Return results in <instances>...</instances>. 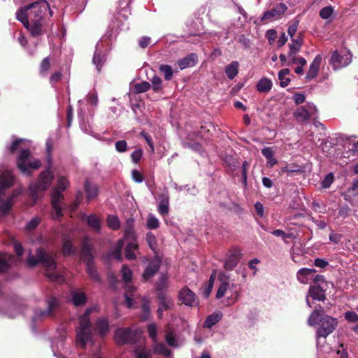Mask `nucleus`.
Listing matches in <instances>:
<instances>
[{"label": "nucleus", "instance_id": "29", "mask_svg": "<svg viewBox=\"0 0 358 358\" xmlns=\"http://www.w3.org/2000/svg\"><path fill=\"white\" fill-rule=\"evenodd\" d=\"M239 63L237 61H233L225 66L224 72L227 78L233 80L238 73Z\"/></svg>", "mask_w": 358, "mask_h": 358}, {"label": "nucleus", "instance_id": "34", "mask_svg": "<svg viewBox=\"0 0 358 358\" xmlns=\"http://www.w3.org/2000/svg\"><path fill=\"white\" fill-rule=\"evenodd\" d=\"M86 222L87 224L96 232L101 230V221L96 215L92 214L87 217Z\"/></svg>", "mask_w": 358, "mask_h": 358}, {"label": "nucleus", "instance_id": "19", "mask_svg": "<svg viewBox=\"0 0 358 358\" xmlns=\"http://www.w3.org/2000/svg\"><path fill=\"white\" fill-rule=\"evenodd\" d=\"M110 327L107 318H97L94 324V331L101 336L104 337L109 332Z\"/></svg>", "mask_w": 358, "mask_h": 358}, {"label": "nucleus", "instance_id": "38", "mask_svg": "<svg viewBox=\"0 0 358 358\" xmlns=\"http://www.w3.org/2000/svg\"><path fill=\"white\" fill-rule=\"evenodd\" d=\"M124 247V241L122 239L117 241L115 248L111 251L110 255L117 261L122 260V250Z\"/></svg>", "mask_w": 358, "mask_h": 358}, {"label": "nucleus", "instance_id": "36", "mask_svg": "<svg viewBox=\"0 0 358 358\" xmlns=\"http://www.w3.org/2000/svg\"><path fill=\"white\" fill-rule=\"evenodd\" d=\"M138 248V245L134 243H129L124 249V255L128 260H134L136 256L134 253V250Z\"/></svg>", "mask_w": 358, "mask_h": 358}, {"label": "nucleus", "instance_id": "4", "mask_svg": "<svg viewBox=\"0 0 358 358\" xmlns=\"http://www.w3.org/2000/svg\"><path fill=\"white\" fill-rule=\"evenodd\" d=\"M52 179V173L48 169L40 173L36 182L31 183L29 185V195L35 203L39 197V193L43 192L49 188Z\"/></svg>", "mask_w": 358, "mask_h": 358}, {"label": "nucleus", "instance_id": "21", "mask_svg": "<svg viewBox=\"0 0 358 358\" xmlns=\"http://www.w3.org/2000/svg\"><path fill=\"white\" fill-rule=\"evenodd\" d=\"M62 252L64 257H69L76 253V248L73 241L67 236L62 238Z\"/></svg>", "mask_w": 358, "mask_h": 358}, {"label": "nucleus", "instance_id": "11", "mask_svg": "<svg viewBox=\"0 0 358 358\" xmlns=\"http://www.w3.org/2000/svg\"><path fill=\"white\" fill-rule=\"evenodd\" d=\"M162 265V259L159 255H155V257L149 261L147 267L142 274V277L144 281H148L152 278L159 271Z\"/></svg>", "mask_w": 358, "mask_h": 358}, {"label": "nucleus", "instance_id": "61", "mask_svg": "<svg viewBox=\"0 0 358 358\" xmlns=\"http://www.w3.org/2000/svg\"><path fill=\"white\" fill-rule=\"evenodd\" d=\"M115 149L119 152H123L127 150V143L125 140L117 141L115 144Z\"/></svg>", "mask_w": 358, "mask_h": 358}, {"label": "nucleus", "instance_id": "30", "mask_svg": "<svg viewBox=\"0 0 358 358\" xmlns=\"http://www.w3.org/2000/svg\"><path fill=\"white\" fill-rule=\"evenodd\" d=\"M308 292L313 299L323 301L326 299L324 290L320 286H310Z\"/></svg>", "mask_w": 358, "mask_h": 358}, {"label": "nucleus", "instance_id": "25", "mask_svg": "<svg viewBox=\"0 0 358 358\" xmlns=\"http://www.w3.org/2000/svg\"><path fill=\"white\" fill-rule=\"evenodd\" d=\"M311 112L304 106L299 107L294 113V117L299 122H304L309 120Z\"/></svg>", "mask_w": 358, "mask_h": 358}, {"label": "nucleus", "instance_id": "41", "mask_svg": "<svg viewBox=\"0 0 358 358\" xmlns=\"http://www.w3.org/2000/svg\"><path fill=\"white\" fill-rule=\"evenodd\" d=\"M106 61L105 55L100 52H95L93 57V64L96 66L98 72L101 71Z\"/></svg>", "mask_w": 358, "mask_h": 358}, {"label": "nucleus", "instance_id": "48", "mask_svg": "<svg viewBox=\"0 0 358 358\" xmlns=\"http://www.w3.org/2000/svg\"><path fill=\"white\" fill-rule=\"evenodd\" d=\"M13 204L12 198H8L6 201L0 203V212L3 215L8 214Z\"/></svg>", "mask_w": 358, "mask_h": 358}, {"label": "nucleus", "instance_id": "50", "mask_svg": "<svg viewBox=\"0 0 358 358\" xmlns=\"http://www.w3.org/2000/svg\"><path fill=\"white\" fill-rule=\"evenodd\" d=\"M147 331L149 336L152 340L154 343H157V325L155 323H151L148 324Z\"/></svg>", "mask_w": 358, "mask_h": 358}, {"label": "nucleus", "instance_id": "59", "mask_svg": "<svg viewBox=\"0 0 358 358\" xmlns=\"http://www.w3.org/2000/svg\"><path fill=\"white\" fill-rule=\"evenodd\" d=\"M345 319L349 322H358V315L355 312L347 311L345 313Z\"/></svg>", "mask_w": 358, "mask_h": 358}, {"label": "nucleus", "instance_id": "37", "mask_svg": "<svg viewBox=\"0 0 358 358\" xmlns=\"http://www.w3.org/2000/svg\"><path fill=\"white\" fill-rule=\"evenodd\" d=\"M146 241L150 247V248L152 250L155 255H159V250L157 248V242L155 236L152 232H148L146 234Z\"/></svg>", "mask_w": 358, "mask_h": 358}, {"label": "nucleus", "instance_id": "15", "mask_svg": "<svg viewBox=\"0 0 358 358\" xmlns=\"http://www.w3.org/2000/svg\"><path fill=\"white\" fill-rule=\"evenodd\" d=\"M158 308L164 310H169L174 304L173 299L165 292H161L157 294Z\"/></svg>", "mask_w": 358, "mask_h": 358}, {"label": "nucleus", "instance_id": "2", "mask_svg": "<svg viewBox=\"0 0 358 358\" xmlns=\"http://www.w3.org/2000/svg\"><path fill=\"white\" fill-rule=\"evenodd\" d=\"M308 323L312 327L319 326L316 331L317 338H327L334 332L338 325L336 318L322 313L318 310L312 312L308 317Z\"/></svg>", "mask_w": 358, "mask_h": 358}, {"label": "nucleus", "instance_id": "22", "mask_svg": "<svg viewBox=\"0 0 358 358\" xmlns=\"http://www.w3.org/2000/svg\"><path fill=\"white\" fill-rule=\"evenodd\" d=\"M316 273L314 268H302L296 273L297 280L302 284H307L310 278L313 277Z\"/></svg>", "mask_w": 358, "mask_h": 358}, {"label": "nucleus", "instance_id": "20", "mask_svg": "<svg viewBox=\"0 0 358 358\" xmlns=\"http://www.w3.org/2000/svg\"><path fill=\"white\" fill-rule=\"evenodd\" d=\"M322 62V57L318 55L315 57L313 62L310 64L309 69L306 73V78L308 80H312L315 78L320 70V64Z\"/></svg>", "mask_w": 358, "mask_h": 358}, {"label": "nucleus", "instance_id": "63", "mask_svg": "<svg viewBox=\"0 0 358 358\" xmlns=\"http://www.w3.org/2000/svg\"><path fill=\"white\" fill-rule=\"evenodd\" d=\"M143 150L141 149L135 150L131 155L132 162L137 164L142 158Z\"/></svg>", "mask_w": 358, "mask_h": 358}, {"label": "nucleus", "instance_id": "9", "mask_svg": "<svg viewBox=\"0 0 358 358\" xmlns=\"http://www.w3.org/2000/svg\"><path fill=\"white\" fill-rule=\"evenodd\" d=\"M20 16L22 17L20 21L22 23L23 26L29 31L31 36L38 37L46 33L44 20L29 21L25 19V16L23 13H21Z\"/></svg>", "mask_w": 358, "mask_h": 358}, {"label": "nucleus", "instance_id": "23", "mask_svg": "<svg viewBox=\"0 0 358 358\" xmlns=\"http://www.w3.org/2000/svg\"><path fill=\"white\" fill-rule=\"evenodd\" d=\"M14 183V176L10 171L6 170L0 174V187L1 189L10 187Z\"/></svg>", "mask_w": 358, "mask_h": 358}, {"label": "nucleus", "instance_id": "5", "mask_svg": "<svg viewBox=\"0 0 358 358\" xmlns=\"http://www.w3.org/2000/svg\"><path fill=\"white\" fill-rule=\"evenodd\" d=\"M31 152L29 149H23L17 158V166L20 172L27 176H31L32 170H37L41 166L39 159L29 162Z\"/></svg>", "mask_w": 358, "mask_h": 358}, {"label": "nucleus", "instance_id": "18", "mask_svg": "<svg viewBox=\"0 0 358 358\" xmlns=\"http://www.w3.org/2000/svg\"><path fill=\"white\" fill-rule=\"evenodd\" d=\"M92 247L87 240H84L83 242L81 250V257L85 264H91L94 262V255L92 254Z\"/></svg>", "mask_w": 358, "mask_h": 358}, {"label": "nucleus", "instance_id": "62", "mask_svg": "<svg viewBox=\"0 0 358 358\" xmlns=\"http://www.w3.org/2000/svg\"><path fill=\"white\" fill-rule=\"evenodd\" d=\"M350 211L351 209L348 205L342 206L338 209V216L345 219L348 217Z\"/></svg>", "mask_w": 358, "mask_h": 358}, {"label": "nucleus", "instance_id": "8", "mask_svg": "<svg viewBox=\"0 0 358 358\" xmlns=\"http://www.w3.org/2000/svg\"><path fill=\"white\" fill-rule=\"evenodd\" d=\"M352 61V55L345 50H335L332 52L329 63L334 69H338L348 66Z\"/></svg>", "mask_w": 358, "mask_h": 358}, {"label": "nucleus", "instance_id": "7", "mask_svg": "<svg viewBox=\"0 0 358 358\" xmlns=\"http://www.w3.org/2000/svg\"><path fill=\"white\" fill-rule=\"evenodd\" d=\"M80 327L77 331L76 342L78 345L85 348L87 341L91 338L90 328L91 322L88 317L81 316L79 319Z\"/></svg>", "mask_w": 358, "mask_h": 358}, {"label": "nucleus", "instance_id": "31", "mask_svg": "<svg viewBox=\"0 0 358 358\" xmlns=\"http://www.w3.org/2000/svg\"><path fill=\"white\" fill-rule=\"evenodd\" d=\"M124 237L132 240L136 239V233L134 230V220L133 218L127 219L124 226Z\"/></svg>", "mask_w": 358, "mask_h": 358}, {"label": "nucleus", "instance_id": "40", "mask_svg": "<svg viewBox=\"0 0 358 358\" xmlns=\"http://www.w3.org/2000/svg\"><path fill=\"white\" fill-rule=\"evenodd\" d=\"M156 290L158 292H165L168 287V277L166 275L162 273L158 279V281L156 282Z\"/></svg>", "mask_w": 358, "mask_h": 358}, {"label": "nucleus", "instance_id": "10", "mask_svg": "<svg viewBox=\"0 0 358 358\" xmlns=\"http://www.w3.org/2000/svg\"><path fill=\"white\" fill-rule=\"evenodd\" d=\"M287 10V6L284 3H279L274 5L271 10L264 13L260 18V22L265 24L269 21H272L280 18Z\"/></svg>", "mask_w": 358, "mask_h": 358}, {"label": "nucleus", "instance_id": "33", "mask_svg": "<svg viewBox=\"0 0 358 358\" xmlns=\"http://www.w3.org/2000/svg\"><path fill=\"white\" fill-rule=\"evenodd\" d=\"M273 83L268 78H262L257 84V90L262 93H268L272 88Z\"/></svg>", "mask_w": 358, "mask_h": 358}, {"label": "nucleus", "instance_id": "43", "mask_svg": "<svg viewBox=\"0 0 358 358\" xmlns=\"http://www.w3.org/2000/svg\"><path fill=\"white\" fill-rule=\"evenodd\" d=\"M151 88V85L147 81H143L140 83H136L134 85V92L136 94H141L148 92Z\"/></svg>", "mask_w": 358, "mask_h": 358}, {"label": "nucleus", "instance_id": "39", "mask_svg": "<svg viewBox=\"0 0 358 358\" xmlns=\"http://www.w3.org/2000/svg\"><path fill=\"white\" fill-rule=\"evenodd\" d=\"M51 66V59L50 57H45L39 65V73L42 76H47Z\"/></svg>", "mask_w": 358, "mask_h": 358}, {"label": "nucleus", "instance_id": "46", "mask_svg": "<svg viewBox=\"0 0 358 358\" xmlns=\"http://www.w3.org/2000/svg\"><path fill=\"white\" fill-rule=\"evenodd\" d=\"M151 87L155 92H159L162 90V80L160 77L154 76L151 79Z\"/></svg>", "mask_w": 358, "mask_h": 358}, {"label": "nucleus", "instance_id": "17", "mask_svg": "<svg viewBox=\"0 0 358 358\" xmlns=\"http://www.w3.org/2000/svg\"><path fill=\"white\" fill-rule=\"evenodd\" d=\"M292 43L289 44V51L288 52L289 57H292L294 55H296L303 43V33L299 32L296 38L292 37L291 38Z\"/></svg>", "mask_w": 358, "mask_h": 358}, {"label": "nucleus", "instance_id": "60", "mask_svg": "<svg viewBox=\"0 0 358 358\" xmlns=\"http://www.w3.org/2000/svg\"><path fill=\"white\" fill-rule=\"evenodd\" d=\"M41 219L38 217H33L26 225V229L29 231L34 229L40 223Z\"/></svg>", "mask_w": 358, "mask_h": 358}, {"label": "nucleus", "instance_id": "28", "mask_svg": "<svg viewBox=\"0 0 358 358\" xmlns=\"http://www.w3.org/2000/svg\"><path fill=\"white\" fill-rule=\"evenodd\" d=\"M160 202L158 205L159 213L164 216L169 213V197L166 194H162L159 196Z\"/></svg>", "mask_w": 358, "mask_h": 358}, {"label": "nucleus", "instance_id": "42", "mask_svg": "<svg viewBox=\"0 0 358 358\" xmlns=\"http://www.w3.org/2000/svg\"><path fill=\"white\" fill-rule=\"evenodd\" d=\"M159 71L161 73L164 74L166 80H171L173 78L172 67L168 64H161L159 66Z\"/></svg>", "mask_w": 358, "mask_h": 358}, {"label": "nucleus", "instance_id": "14", "mask_svg": "<svg viewBox=\"0 0 358 358\" xmlns=\"http://www.w3.org/2000/svg\"><path fill=\"white\" fill-rule=\"evenodd\" d=\"M241 257L242 254L239 250L236 248L231 250L224 262V269L227 271H232L238 264Z\"/></svg>", "mask_w": 358, "mask_h": 358}, {"label": "nucleus", "instance_id": "35", "mask_svg": "<svg viewBox=\"0 0 358 358\" xmlns=\"http://www.w3.org/2000/svg\"><path fill=\"white\" fill-rule=\"evenodd\" d=\"M86 271L90 278L96 282H100L101 278L94 265V262L86 264Z\"/></svg>", "mask_w": 358, "mask_h": 358}, {"label": "nucleus", "instance_id": "49", "mask_svg": "<svg viewBox=\"0 0 358 358\" xmlns=\"http://www.w3.org/2000/svg\"><path fill=\"white\" fill-rule=\"evenodd\" d=\"M215 278V272L214 271L212 275L210 277V279L208 280V284L206 287H204L203 294L206 298H208L212 291L213 284H214V280Z\"/></svg>", "mask_w": 358, "mask_h": 358}, {"label": "nucleus", "instance_id": "16", "mask_svg": "<svg viewBox=\"0 0 358 358\" xmlns=\"http://www.w3.org/2000/svg\"><path fill=\"white\" fill-rule=\"evenodd\" d=\"M64 196L62 192L57 189H54L51 193V204L55 210L57 216H62V207L61 203Z\"/></svg>", "mask_w": 358, "mask_h": 358}, {"label": "nucleus", "instance_id": "51", "mask_svg": "<svg viewBox=\"0 0 358 358\" xmlns=\"http://www.w3.org/2000/svg\"><path fill=\"white\" fill-rule=\"evenodd\" d=\"M146 225L150 229H155L159 227V222L156 217L149 215Z\"/></svg>", "mask_w": 358, "mask_h": 358}, {"label": "nucleus", "instance_id": "32", "mask_svg": "<svg viewBox=\"0 0 358 358\" xmlns=\"http://www.w3.org/2000/svg\"><path fill=\"white\" fill-rule=\"evenodd\" d=\"M222 317V314L220 312H215L208 315L204 322L203 327L205 328H211L213 325L217 324Z\"/></svg>", "mask_w": 358, "mask_h": 358}, {"label": "nucleus", "instance_id": "1", "mask_svg": "<svg viewBox=\"0 0 358 358\" xmlns=\"http://www.w3.org/2000/svg\"><path fill=\"white\" fill-rule=\"evenodd\" d=\"M39 263L45 268V275L50 281L58 282L64 281V278L62 275L54 273L57 268V264L53 257L41 248L36 250V257L30 255L27 259V264L31 267L36 266Z\"/></svg>", "mask_w": 358, "mask_h": 358}, {"label": "nucleus", "instance_id": "13", "mask_svg": "<svg viewBox=\"0 0 358 358\" xmlns=\"http://www.w3.org/2000/svg\"><path fill=\"white\" fill-rule=\"evenodd\" d=\"M178 299L188 306H196L199 303L196 294L187 287L181 289L178 294Z\"/></svg>", "mask_w": 358, "mask_h": 358}, {"label": "nucleus", "instance_id": "44", "mask_svg": "<svg viewBox=\"0 0 358 358\" xmlns=\"http://www.w3.org/2000/svg\"><path fill=\"white\" fill-rule=\"evenodd\" d=\"M154 352L158 355H164L165 357H169L171 355V350L162 343H157L154 348Z\"/></svg>", "mask_w": 358, "mask_h": 358}, {"label": "nucleus", "instance_id": "27", "mask_svg": "<svg viewBox=\"0 0 358 358\" xmlns=\"http://www.w3.org/2000/svg\"><path fill=\"white\" fill-rule=\"evenodd\" d=\"M72 302L76 306H83L87 302L86 294L78 290H73L71 292Z\"/></svg>", "mask_w": 358, "mask_h": 358}, {"label": "nucleus", "instance_id": "52", "mask_svg": "<svg viewBox=\"0 0 358 358\" xmlns=\"http://www.w3.org/2000/svg\"><path fill=\"white\" fill-rule=\"evenodd\" d=\"M69 185V180L64 176H60L57 180V186L55 189H57L61 192L64 191Z\"/></svg>", "mask_w": 358, "mask_h": 358}, {"label": "nucleus", "instance_id": "47", "mask_svg": "<svg viewBox=\"0 0 358 358\" xmlns=\"http://www.w3.org/2000/svg\"><path fill=\"white\" fill-rule=\"evenodd\" d=\"M122 280L126 284H128L131 281L133 273L127 265H123L122 268Z\"/></svg>", "mask_w": 358, "mask_h": 358}, {"label": "nucleus", "instance_id": "24", "mask_svg": "<svg viewBox=\"0 0 358 358\" xmlns=\"http://www.w3.org/2000/svg\"><path fill=\"white\" fill-rule=\"evenodd\" d=\"M197 58L196 54L191 53L183 59H179L177 63L180 69H184L194 66Z\"/></svg>", "mask_w": 358, "mask_h": 358}, {"label": "nucleus", "instance_id": "64", "mask_svg": "<svg viewBox=\"0 0 358 358\" xmlns=\"http://www.w3.org/2000/svg\"><path fill=\"white\" fill-rule=\"evenodd\" d=\"M134 352L136 358H151L152 357L150 350H147L145 348H143L141 352L136 350Z\"/></svg>", "mask_w": 358, "mask_h": 358}, {"label": "nucleus", "instance_id": "6", "mask_svg": "<svg viewBox=\"0 0 358 358\" xmlns=\"http://www.w3.org/2000/svg\"><path fill=\"white\" fill-rule=\"evenodd\" d=\"M141 337V333L131 328H118L114 334V341L119 345L135 344Z\"/></svg>", "mask_w": 358, "mask_h": 358}, {"label": "nucleus", "instance_id": "12", "mask_svg": "<svg viewBox=\"0 0 358 358\" xmlns=\"http://www.w3.org/2000/svg\"><path fill=\"white\" fill-rule=\"evenodd\" d=\"M47 310H40L36 313L34 318L35 320H41L44 317H52L53 315L54 311L58 306L57 298L54 296H50L47 299Z\"/></svg>", "mask_w": 358, "mask_h": 358}, {"label": "nucleus", "instance_id": "53", "mask_svg": "<svg viewBox=\"0 0 358 358\" xmlns=\"http://www.w3.org/2000/svg\"><path fill=\"white\" fill-rule=\"evenodd\" d=\"M334 9L331 6H326L322 8L320 11V16L321 18L327 20L333 14Z\"/></svg>", "mask_w": 358, "mask_h": 358}, {"label": "nucleus", "instance_id": "56", "mask_svg": "<svg viewBox=\"0 0 358 358\" xmlns=\"http://www.w3.org/2000/svg\"><path fill=\"white\" fill-rule=\"evenodd\" d=\"M334 174L332 173H328L322 180L321 185L323 188H328L334 182Z\"/></svg>", "mask_w": 358, "mask_h": 358}, {"label": "nucleus", "instance_id": "55", "mask_svg": "<svg viewBox=\"0 0 358 358\" xmlns=\"http://www.w3.org/2000/svg\"><path fill=\"white\" fill-rule=\"evenodd\" d=\"M229 283L227 282H223L220 284L219 289L216 293V298L217 299H221L222 296H224V294L226 293L227 290L229 288Z\"/></svg>", "mask_w": 358, "mask_h": 358}, {"label": "nucleus", "instance_id": "3", "mask_svg": "<svg viewBox=\"0 0 358 358\" xmlns=\"http://www.w3.org/2000/svg\"><path fill=\"white\" fill-rule=\"evenodd\" d=\"M49 4L46 0H38L20 8L17 13V19L20 20V14L23 13L25 19L29 21L44 20Z\"/></svg>", "mask_w": 358, "mask_h": 358}, {"label": "nucleus", "instance_id": "57", "mask_svg": "<svg viewBox=\"0 0 358 358\" xmlns=\"http://www.w3.org/2000/svg\"><path fill=\"white\" fill-rule=\"evenodd\" d=\"M299 24V20H294V21L292 22L291 24L289 25V27L287 29V33L291 38H292V37H294V34L297 31Z\"/></svg>", "mask_w": 358, "mask_h": 358}, {"label": "nucleus", "instance_id": "26", "mask_svg": "<svg viewBox=\"0 0 358 358\" xmlns=\"http://www.w3.org/2000/svg\"><path fill=\"white\" fill-rule=\"evenodd\" d=\"M85 190L88 201L95 199L98 195L99 189L97 186L94 184L90 183L88 180H86L85 182Z\"/></svg>", "mask_w": 358, "mask_h": 358}, {"label": "nucleus", "instance_id": "58", "mask_svg": "<svg viewBox=\"0 0 358 358\" xmlns=\"http://www.w3.org/2000/svg\"><path fill=\"white\" fill-rule=\"evenodd\" d=\"M293 166L297 168L296 169H293L292 166L290 165H286L285 166H282L280 168V174H282L284 173H294V172H299L300 170L299 169V166L298 165H292Z\"/></svg>", "mask_w": 358, "mask_h": 358}, {"label": "nucleus", "instance_id": "54", "mask_svg": "<svg viewBox=\"0 0 358 358\" xmlns=\"http://www.w3.org/2000/svg\"><path fill=\"white\" fill-rule=\"evenodd\" d=\"M291 60L287 63V66H290L292 64H299L301 66H304L306 64V60L303 57H297L296 55H292V57H289Z\"/></svg>", "mask_w": 358, "mask_h": 358}, {"label": "nucleus", "instance_id": "45", "mask_svg": "<svg viewBox=\"0 0 358 358\" xmlns=\"http://www.w3.org/2000/svg\"><path fill=\"white\" fill-rule=\"evenodd\" d=\"M107 224H108V226L113 230H117L120 227V221L119 218L117 216L113 215H109L108 216Z\"/></svg>", "mask_w": 358, "mask_h": 358}]
</instances>
